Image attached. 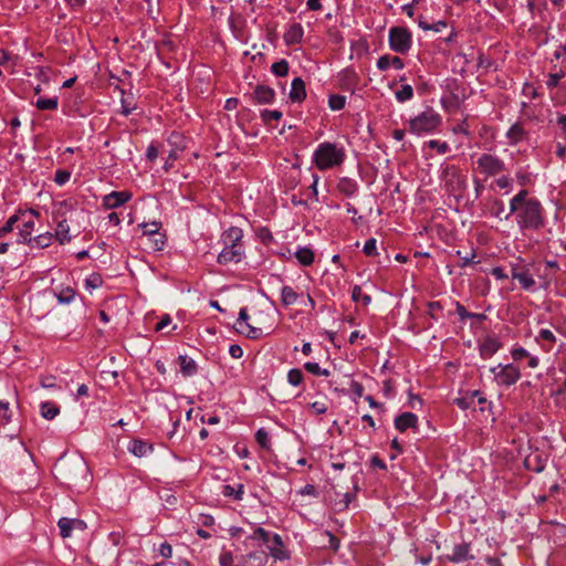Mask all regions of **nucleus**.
<instances>
[{"instance_id": "1", "label": "nucleus", "mask_w": 566, "mask_h": 566, "mask_svg": "<svg viewBox=\"0 0 566 566\" xmlns=\"http://www.w3.org/2000/svg\"><path fill=\"white\" fill-rule=\"evenodd\" d=\"M514 214L521 231L539 230L545 226L544 209L539 200L531 197L526 189H521L510 200V212L505 213L507 220Z\"/></svg>"}, {"instance_id": "2", "label": "nucleus", "mask_w": 566, "mask_h": 566, "mask_svg": "<svg viewBox=\"0 0 566 566\" xmlns=\"http://www.w3.org/2000/svg\"><path fill=\"white\" fill-rule=\"evenodd\" d=\"M234 328L238 333L256 339L269 335L273 331V322L270 313L260 310L250 317L247 308L242 307L239 312V318L234 323Z\"/></svg>"}, {"instance_id": "3", "label": "nucleus", "mask_w": 566, "mask_h": 566, "mask_svg": "<svg viewBox=\"0 0 566 566\" xmlns=\"http://www.w3.org/2000/svg\"><path fill=\"white\" fill-rule=\"evenodd\" d=\"M346 159V150L342 144L323 142L312 155V163L321 170L334 169L343 165Z\"/></svg>"}, {"instance_id": "4", "label": "nucleus", "mask_w": 566, "mask_h": 566, "mask_svg": "<svg viewBox=\"0 0 566 566\" xmlns=\"http://www.w3.org/2000/svg\"><path fill=\"white\" fill-rule=\"evenodd\" d=\"M55 476L67 485H77L85 479L88 468L80 457L61 458L54 465Z\"/></svg>"}, {"instance_id": "5", "label": "nucleus", "mask_w": 566, "mask_h": 566, "mask_svg": "<svg viewBox=\"0 0 566 566\" xmlns=\"http://www.w3.org/2000/svg\"><path fill=\"white\" fill-rule=\"evenodd\" d=\"M243 233L240 228L231 227L222 234L224 244L222 251L218 254L219 264L238 263L242 260L244 250L241 243Z\"/></svg>"}, {"instance_id": "6", "label": "nucleus", "mask_w": 566, "mask_h": 566, "mask_svg": "<svg viewBox=\"0 0 566 566\" xmlns=\"http://www.w3.org/2000/svg\"><path fill=\"white\" fill-rule=\"evenodd\" d=\"M442 117L432 108H428L408 122V129L417 136L432 134L441 125Z\"/></svg>"}, {"instance_id": "7", "label": "nucleus", "mask_w": 566, "mask_h": 566, "mask_svg": "<svg viewBox=\"0 0 566 566\" xmlns=\"http://www.w3.org/2000/svg\"><path fill=\"white\" fill-rule=\"evenodd\" d=\"M440 178L450 193L460 195L465 188V176L453 165L441 166Z\"/></svg>"}, {"instance_id": "8", "label": "nucleus", "mask_w": 566, "mask_h": 566, "mask_svg": "<svg viewBox=\"0 0 566 566\" xmlns=\"http://www.w3.org/2000/svg\"><path fill=\"white\" fill-rule=\"evenodd\" d=\"M388 42L394 52L407 53L412 45L411 32L403 27H392L388 33Z\"/></svg>"}, {"instance_id": "9", "label": "nucleus", "mask_w": 566, "mask_h": 566, "mask_svg": "<svg viewBox=\"0 0 566 566\" xmlns=\"http://www.w3.org/2000/svg\"><path fill=\"white\" fill-rule=\"evenodd\" d=\"M490 371L493 374L496 384L501 386H512L521 378L520 368L513 364H499L491 367Z\"/></svg>"}, {"instance_id": "10", "label": "nucleus", "mask_w": 566, "mask_h": 566, "mask_svg": "<svg viewBox=\"0 0 566 566\" xmlns=\"http://www.w3.org/2000/svg\"><path fill=\"white\" fill-rule=\"evenodd\" d=\"M476 167L481 174L495 176L504 171L505 164L493 155L482 154L476 160Z\"/></svg>"}, {"instance_id": "11", "label": "nucleus", "mask_w": 566, "mask_h": 566, "mask_svg": "<svg viewBox=\"0 0 566 566\" xmlns=\"http://www.w3.org/2000/svg\"><path fill=\"white\" fill-rule=\"evenodd\" d=\"M252 532L247 533L243 541V546L248 548H255L261 545H266L270 542L272 533L265 528L251 524Z\"/></svg>"}, {"instance_id": "12", "label": "nucleus", "mask_w": 566, "mask_h": 566, "mask_svg": "<svg viewBox=\"0 0 566 566\" xmlns=\"http://www.w3.org/2000/svg\"><path fill=\"white\" fill-rule=\"evenodd\" d=\"M265 546L268 548V559L271 557L275 562H282L290 558V554L284 547L283 539L279 534L272 533L270 542Z\"/></svg>"}, {"instance_id": "13", "label": "nucleus", "mask_w": 566, "mask_h": 566, "mask_svg": "<svg viewBox=\"0 0 566 566\" xmlns=\"http://www.w3.org/2000/svg\"><path fill=\"white\" fill-rule=\"evenodd\" d=\"M132 198L130 191H112L103 197L102 206L108 210L116 209L127 203Z\"/></svg>"}, {"instance_id": "14", "label": "nucleus", "mask_w": 566, "mask_h": 566, "mask_svg": "<svg viewBox=\"0 0 566 566\" xmlns=\"http://www.w3.org/2000/svg\"><path fill=\"white\" fill-rule=\"evenodd\" d=\"M60 534L62 537H70L73 531H84L86 523L78 518L61 517L57 522Z\"/></svg>"}, {"instance_id": "15", "label": "nucleus", "mask_w": 566, "mask_h": 566, "mask_svg": "<svg viewBox=\"0 0 566 566\" xmlns=\"http://www.w3.org/2000/svg\"><path fill=\"white\" fill-rule=\"evenodd\" d=\"M268 553L262 549L250 551L240 557V566H265Z\"/></svg>"}, {"instance_id": "16", "label": "nucleus", "mask_w": 566, "mask_h": 566, "mask_svg": "<svg viewBox=\"0 0 566 566\" xmlns=\"http://www.w3.org/2000/svg\"><path fill=\"white\" fill-rule=\"evenodd\" d=\"M304 36V28L301 23L293 22L287 25L283 40L286 45L300 44Z\"/></svg>"}, {"instance_id": "17", "label": "nucleus", "mask_w": 566, "mask_h": 566, "mask_svg": "<svg viewBox=\"0 0 566 566\" xmlns=\"http://www.w3.org/2000/svg\"><path fill=\"white\" fill-rule=\"evenodd\" d=\"M418 423V417L412 412H403L395 419V427L400 432L408 429H415Z\"/></svg>"}, {"instance_id": "18", "label": "nucleus", "mask_w": 566, "mask_h": 566, "mask_svg": "<svg viewBox=\"0 0 566 566\" xmlns=\"http://www.w3.org/2000/svg\"><path fill=\"white\" fill-rule=\"evenodd\" d=\"M303 293H298L290 285H283L280 290V300L283 306H291L300 302Z\"/></svg>"}, {"instance_id": "19", "label": "nucleus", "mask_w": 566, "mask_h": 566, "mask_svg": "<svg viewBox=\"0 0 566 566\" xmlns=\"http://www.w3.org/2000/svg\"><path fill=\"white\" fill-rule=\"evenodd\" d=\"M472 558L473 556L470 554V546L465 543L455 545L452 554L448 556V560L452 563H461Z\"/></svg>"}, {"instance_id": "20", "label": "nucleus", "mask_w": 566, "mask_h": 566, "mask_svg": "<svg viewBox=\"0 0 566 566\" xmlns=\"http://www.w3.org/2000/svg\"><path fill=\"white\" fill-rule=\"evenodd\" d=\"M275 92L264 85H259L255 87L253 97L259 104H270L274 101Z\"/></svg>"}, {"instance_id": "21", "label": "nucleus", "mask_w": 566, "mask_h": 566, "mask_svg": "<svg viewBox=\"0 0 566 566\" xmlns=\"http://www.w3.org/2000/svg\"><path fill=\"white\" fill-rule=\"evenodd\" d=\"M306 96L305 84L301 77H295L291 84L290 98L293 102L300 103Z\"/></svg>"}, {"instance_id": "22", "label": "nucleus", "mask_w": 566, "mask_h": 566, "mask_svg": "<svg viewBox=\"0 0 566 566\" xmlns=\"http://www.w3.org/2000/svg\"><path fill=\"white\" fill-rule=\"evenodd\" d=\"M128 451L136 457H146L153 452V447L143 440H133L128 444Z\"/></svg>"}, {"instance_id": "23", "label": "nucleus", "mask_w": 566, "mask_h": 566, "mask_svg": "<svg viewBox=\"0 0 566 566\" xmlns=\"http://www.w3.org/2000/svg\"><path fill=\"white\" fill-rule=\"evenodd\" d=\"M514 280H517L521 286L526 291H535L536 282L530 272V269H525L523 272L514 273Z\"/></svg>"}, {"instance_id": "24", "label": "nucleus", "mask_w": 566, "mask_h": 566, "mask_svg": "<svg viewBox=\"0 0 566 566\" xmlns=\"http://www.w3.org/2000/svg\"><path fill=\"white\" fill-rule=\"evenodd\" d=\"M60 304H70L75 300L76 293L71 286H61L54 291Z\"/></svg>"}, {"instance_id": "25", "label": "nucleus", "mask_w": 566, "mask_h": 566, "mask_svg": "<svg viewBox=\"0 0 566 566\" xmlns=\"http://www.w3.org/2000/svg\"><path fill=\"white\" fill-rule=\"evenodd\" d=\"M53 237L61 243L65 244L71 241V234H70V227L66 222V220H61L57 222L55 233Z\"/></svg>"}, {"instance_id": "26", "label": "nucleus", "mask_w": 566, "mask_h": 566, "mask_svg": "<svg viewBox=\"0 0 566 566\" xmlns=\"http://www.w3.org/2000/svg\"><path fill=\"white\" fill-rule=\"evenodd\" d=\"M22 220V228L19 232V242L28 243L31 241L32 232L34 230V220L31 218L21 219Z\"/></svg>"}, {"instance_id": "27", "label": "nucleus", "mask_w": 566, "mask_h": 566, "mask_svg": "<svg viewBox=\"0 0 566 566\" xmlns=\"http://www.w3.org/2000/svg\"><path fill=\"white\" fill-rule=\"evenodd\" d=\"M180 371L184 376L189 377L197 373L196 361L185 355L179 356Z\"/></svg>"}, {"instance_id": "28", "label": "nucleus", "mask_w": 566, "mask_h": 566, "mask_svg": "<svg viewBox=\"0 0 566 566\" xmlns=\"http://www.w3.org/2000/svg\"><path fill=\"white\" fill-rule=\"evenodd\" d=\"M53 238V233L51 232L41 233L36 237H32L31 241H29L28 244L31 248L43 249L51 244Z\"/></svg>"}, {"instance_id": "29", "label": "nucleus", "mask_w": 566, "mask_h": 566, "mask_svg": "<svg viewBox=\"0 0 566 566\" xmlns=\"http://www.w3.org/2000/svg\"><path fill=\"white\" fill-rule=\"evenodd\" d=\"M295 258L297 259L300 264L308 266L314 262L315 255L312 249L302 247L296 250Z\"/></svg>"}, {"instance_id": "30", "label": "nucleus", "mask_w": 566, "mask_h": 566, "mask_svg": "<svg viewBox=\"0 0 566 566\" xmlns=\"http://www.w3.org/2000/svg\"><path fill=\"white\" fill-rule=\"evenodd\" d=\"M337 189L348 196V197H352L356 193L357 189H358V186L356 184V181H354L353 179L350 178H342L339 181H338V185H337Z\"/></svg>"}, {"instance_id": "31", "label": "nucleus", "mask_w": 566, "mask_h": 566, "mask_svg": "<svg viewBox=\"0 0 566 566\" xmlns=\"http://www.w3.org/2000/svg\"><path fill=\"white\" fill-rule=\"evenodd\" d=\"M41 416L46 420L54 419L60 413V408L51 402V401H44L40 406Z\"/></svg>"}, {"instance_id": "32", "label": "nucleus", "mask_w": 566, "mask_h": 566, "mask_svg": "<svg viewBox=\"0 0 566 566\" xmlns=\"http://www.w3.org/2000/svg\"><path fill=\"white\" fill-rule=\"evenodd\" d=\"M524 135L525 132L520 124H514L506 133V137L511 144H517L523 139Z\"/></svg>"}, {"instance_id": "33", "label": "nucleus", "mask_w": 566, "mask_h": 566, "mask_svg": "<svg viewBox=\"0 0 566 566\" xmlns=\"http://www.w3.org/2000/svg\"><path fill=\"white\" fill-rule=\"evenodd\" d=\"M395 97L399 103H405L413 97V88L409 84L402 85L395 92Z\"/></svg>"}, {"instance_id": "34", "label": "nucleus", "mask_w": 566, "mask_h": 566, "mask_svg": "<svg viewBox=\"0 0 566 566\" xmlns=\"http://www.w3.org/2000/svg\"><path fill=\"white\" fill-rule=\"evenodd\" d=\"M12 411L10 409L9 400L0 397V421L3 423L11 422Z\"/></svg>"}, {"instance_id": "35", "label": "nucleus", "mask_w": 566, "mask_h": 566, "mask_svg": "<svg viewBox=\"0 0 566 566\" xmlns=\"http://www.w3.org/2000/svg\"><path fill=\"white\" fill-rule=\"evenodd\" d=\"M500 348V345L496 340L494 339H489L486 340L482 348H481V355L484 357V358H489L491 357L492 355H494Z\"/></svg>"}, {"instance_id": "36", "label": "nucleus", "mask_w": 566, "mask_h": 566, "mask_svg": "<svg viewBox=\"0 0 566 566\" xmlns=\"http://www.w3.org/2000/svg\"><path fill=\"white\" fill-rule=\"evenodd\" d=\"M352 298L354 302H361L364 305H369L371 302V297L368 294H365L360 286L355 285L352 291Z\"/></svg>"}, {"instance_id": "37", "label": "nucleus", "mask_w": 566, "mask_h": 566, "mask_svg": "<svg viewBox=\"0 0 566 566\" xmlns=\"http://www.w3.org/2000/svg\"><path fill=\"white\" fill-rule=\"evenodd\" d=\"M102 284L103 280L98 273L90 274L84 281L85 287L90 291L101 287Z\"/></svg>"}, {"instance_id": "38", "label": "nucleus", "mask_w": 566, "mask_h": 566, "mask_svg": "<svg viewBox=\"0 0 566 566\" xmlns=\"http://www.w3.org/2000/svg\"><path fill=\"white\" fill-rule=\"evenodd\" d=\"M287 382L291 386L298 387L303 382V373L298 368H293L287 373Z\"/></svg>"}, {"instance_id": "39", "label": "nucleus", "mask_w": 566, "mask_h": 566, "mask_svg": "<svg viewBox=\"0 0 566 566\" xmlns=\"http://www.w3.org/2000/svg\"><path fill=\"white\" fill-rule=\"evenodd\" d=\"M36 107L42 111L46 109H56L57 108V97L44 98L41 97L35 103Z\"/></svg>"}, {"instance_id": "40", "label": "nucleus", "mask_w": 566, "mask_h": 566, "mask_svg": "<svg viewBox=\"0 0 566 566\" xmlns=\"http://www.w3.org/2000/svg\"><path fill=\"white\" fill-rule=\"evenodd\" d=\"M346 98L343 95H331L328 98V106L333 111H340L345 107Z\"/></svg>"}, {"instance_id": "41", "label": "nucleus", "mask_w": 566, "mask_h": 566, "mask_svg": "<svg viewBox=\"0 0 566 566\" xmlns=\"http://www.w3.org/2000/svg\"><path fill=\"white\" fill-rule=\"evenodd\" d=\"M271 70L276 76H285L289 73V63L286 60H280L272 64Z\"/></svg>"}, {"instance_id": "42", "label": "nucleus", "mask_w": 566, "mask_h": 566, "mask_svg": "<svg viewBox=\"0 0 566 566\" xmlns=\"http://www.w3.org/2000/svg\"><path fill=\"white\" fill-rule=\"evenodd\" d=\"M20 219H22L20 213H19V214L17 213V214L11 216V217L7 220L6 224H4L3 227H1V228H0V237H1V238H3V237H6L9 232H11V231L13 230L14 224H15Z\"/></svg>"}, {"instance_id": "43", "label": "nucleus", "mask_w": 566, "mask_h": 566, "mask_svg": "<svg viewBox=\"0 0 566 566\" xmlns=\"http://www.w3.org/2000/svg\"><path fill=\"white\" fill-rule=\"evenodd\" d=\"M143 235L150 239L151 237L159 234L160 224L158 222L144 223L142 224Z\"/></svg>"}, {"instance_id": "44", "label": "nucleus", "mask_w": 566, "mask_h": 566, "mask_svg": "<svg viewBox=\"0 0 566 566\" xmlns=\"http://www.w3.org/2000/svg\"><path fill=\"white\" fill-rule=\"evenodd\" d=\"M427 146L429 148L436 149L439 154H446L449 151L450 146L446 142H440L437 139H432L427 142Z\"/></svg>"}, {"instance_id": "45", "label": "nucleus", "mask_w": 566, "mask_h": 566, "mask_svg": "<svg viewBox=\"0 0 566 566\" xmlns=\"http://www.w3.org/2000/svg\"><path fill=\"white\" fill-rule=\"evenodd\" d=\"M234 556L230 551H222L219 555V564L220 566H240V563L238 565L233 564Z\"/></svg>"}, {"instance_id": "46", "label": "nucleus", "mask_w": 566, "mask_h": 566, "mask_svg": "<svg viewBox=\"0 0 566 566\" xmlns=\"http://www.w3.org/2000/svg\"><path fill=\"white\" fill-rule=\"evenodd\" d=\"M261 117L266 124H271L273 120H279L282 117V113L280 111L264 109L261 113Z\"/></svg>"}, {"instance_id": "47", "label": "nucleus", "mask_w": 566, "mask_h": 566, "mask_svg": "<svg viewBox=\"0 0 566 566\" xmlns=\"http://www.w3.org/2000/svg\"><path fill=\"white\" fill-rule=\"evenodd\" d=\"M565 76V72L559 70L558 72L551 73L548 75L546 85L548 88H554L558 85L559 81Z\"/></svg>"}, {"instance_id": "48", "label": "nucleus", "mask_w": 566, "mask_h": 566, "mask_svg": "<svg viewBox=\"0 0 566 566\" xmlns=\"http://www.w3.org/2000/svg\"><path fill=\"white\" fill-rule=\"evenodd\" d=\"M363 251L368 256H374L377 254V240L374 238L368 239L363 248Z\"/></svg>"}, {"instance_id": "49", "label": "nucleus", "mask_w": 566, "mask_h": 566, "mask_svg": "<svg viewBox=\"0 0 566 566\" xmlns=\"http://www.w3.org/2000/svg\"><path fill=\"white\" fill-rule=\"evenodd\" d=\"M258 443L265 449L270 448V438L265 430L259 429L255 434Z\"/></svg>"}, {"instance_id": "50", "label": "nucleus", "mask_w": 566, "mask_h": 566, "mask_svg": "<svg viewBox=\"0 0 566 566\" xmlns=\"http://www.w3.org/2000/svg\"><path fill=\"white\" fill-rule=\"evenodd\" d=\"M223 493H224V495H233L234 499L241 500L242 494H243V485L239 484L238 490H234L233 486H231V485H226Z\"/></svg>"}, {"instance_id": "51", "label": "nucleus", "mask_w": 566, "mask_h": 566, "mask_svg": "<svg viewBox=\"0 0 566 566\" xmlns=\"http://www.w3.org/2000/svg\"><path fill=\"white\" fill-rule=\"evenodd\" d=\"M71 178V172L67 171V170H57L55 172V177H54V181L60 185V186H63L65 185Z\"/></svg>"}, {"instance_id": "52", "label": "nucleus", "mask_w": 566, "mask_h": 566, "mask_svg": "<svg viewBox=\"0 0 566 566\" xmlns=\"http://www.w3.org/2000/svg\"><path fill=\"white\" fill-rule=\"evenodd\" d=\"M470 395L471 398L475 401V405H479L480 409L484 410L488 401L486 398L482 395V392L479 390H473L470 392Z\"/></svg>"}, {"instance_id": "53", "label": "nucleus", "mask_w": 566, "mask_h": 566, "mask_svg": "<svg viewBox=\"0 0 566 566\" xmlns=\"http://www.w3.org/2000/svg\"><path fill=\"white\" fill-rule=\"evenodd\" d=\"M513 180L509 176H502L495 180V185L501 189L511 190Z\"/></svg>"}, {"instance_id": "54", "label": "nucleus", "mask_w": 566, "mask_h": 566, "mask_svg": "<svg viewBox=\"0 0 566 566\" xmlns=\"http://www.w3.org/2000/svg\"><path fill=\"white\" fill-rule=\"evenodd\" d=\"M390 59H391V56L388 55V54L381 55L377 60V67H378V70L387 71L390 67V65H391Z\"/></svg>"}, {"instance_id": "55", "label": "nucleus", "mask_w": 566, "mask_h": 566, "mask_svg": "<svg viewBox=\"0 0 566 566\" xmlns=\"http://www.w3.org/2000/svg\"><path fill=\"white\" fill-rule=\"evenodd\" d=\"M457 405L462 409H468L470 407H474L475 401L471 398V395L469 394L467 397L457 399Z\"/></svg>"}, {"instance_id": "56", "label": "nucleus", "mask_w": 566, "mask_h": 566, "mask_svg": "<svg viewBox=\"0 0 566 566\" xmlns=\"http://www.w3.org/2000/svg\"><path fill=\"white\" fill-rule=\"evenodd\" d=\"M311 409L316 413V415H323L327 411V403L325 401H314L312 405H311Z\"/></svg>"}, {"instance_id": "57", "label": "nucleus", "mask_w": 566, "mask_h": 566, "mask_svg": "<svg viewBox=\"0 0 566 566\" xmlns=\"http://www.w3.org/2000/svg\"><path fill=\"white\" fill-rule=\"evenodd\" d=\"M511 354H512V357L514 360H521V359L530 356L527 350L523 347L513 348Z\"/></svg>"}, {"instance_id": "58", "label": "nucleus", "mask_w": 566, "mask_h": 566, "mask_svg": "<svg viewBox=\"0 0 566 566\" xmlns=\"http://www.w3.org/2000/svg\"><path fill=\"white\" fill-rule=\"evenodd\" d=\"M538 337L543 340L554 343L555 342V335L551 329L542 328L539 331Z\"/></svg>"}, {"instance_id": "59", "label": "nucleus", "mask_w": 566, "mask_h": 566, "mask_svg": "<svg viewBox=\"0 0 566 566\" xmlns=\"http://www.w3.org/2000/svg\"><path fill=\"white\" fill-rule=\"evenodd\" d=\"M504 212H505L504 203L502 201L496 200L494 202L493 214L500 219H504V216H505Z\"/></svg>"}, {"instance_id": "60", "label": "nucleus", "mask_w": 566, "mask_h": 566, "mask_svg": "<svg viewBox=\"0 0 566 566\" xmlns=\"http://www.w3.org/2000/svg\"><path fill=\"white\" fill-rule=\"evenodd\" d=\"M229 354L231 355L232 358L239 359L243 356V349L241 348V346L232 344L229 347Z\"/></svg>"}, {"instance_id": "61", "label": "nucleus", "mask_w": 566, "mask_h": 566, "mask_svg": "<svg viewBox=\"0 0 566 566\" xmlns=\"http://www.w3.org/2000/svg\"><path fill=\"white\" fill-rule=\"evenodd\" d=\"M304 368H305L308 373H311V374H313V375H316V376H318V374L321 373V369H322V368H321V366H319V364H317V363H313V361H307V363H305V364H304Z\"/></svg>"}, {"instance_id": "62", "label": "nucleus", "mask_w": 566, "mask_h": 566, "mask_svg": "<svg viewBox=\"0 0 566 566\" xmlns=\"http://www.w3.org/2000/svg\"><path fill=\"white\" fill-rule=\"evenodd\" d=\"M170 324H171V318H170V316H169V315H164V316L159 319V322L156 324L155 329H156L157 332H159V331H164V329H165L168 325H170Z\"/></svg>"}, {"instance_id": "63", "label": "nucleus", "mask_w": 566, "mask_h": 566, "mask_svg": "<svg viewBox=\"0 0 566 566\" xmlns=\"http://www.w3.org/2000/svg\"><path fill=\"white\" fill-rule=\"evenodd\" d=\"M491 274L496 279V280H505L509 277V275L505 273L504 269L501 268V266H495L491 270Z\"/></svg>"}, {"instance_id": "64", "label": "nucleus", "mask_w": 566, "mask_h": 566, "mask_svg": "<svg viewBox=\"0 0 566 566\" xmlns=\"http://www.w3.org/2000/svg\"><path fill=\"white\" fill-rule=\"evenodd\" d=\"M422 405V400L419 396L410 394L408 399V406L411 409H417L418 406Z\"/></svg>"}]
</instances>
